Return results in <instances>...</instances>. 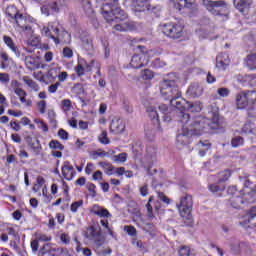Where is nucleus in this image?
I'll return each mask as SVG.
<instances>
[{"label":"nucleus","instance_id":"27","mask_svg":"<svg viewBox=\"0 0 256 256\" xmlns=\"http://www.w3.org/2000/svg\"><path fill=\"white\" fill-rule=\"evenodd\" d=\"M201 109V102H187L186 104V111H190V113H200Z\"/></svg>","mask_w":256,"mask_h":256},{"label":"nucleus","instance_id":"42","mask_svg":"<svg viewBox=\"0 0 256 256\" xmlns=\"http://www.w3.org/2000/svg\"><path fill=\"white\" fill-rule=\"evenodd\" d=\"M152 201H153V196H150L148 203L146 204L147 215L150 219H153L155 217V214H153V206H151Z\"/></svg>","mask_w":256,"mask_h":256},{"label":"nucleus","instance_id":"23","mask_svg":"<svg viewBox=\"0 0 256 256\" xmlns=\"http://www.w3.org/2000/svg\"><path fill=\"white\" fill-rule=\"evenodd\" d=\"M179 123L182 124V127H189V123H191L193 120H191V116L189 113H185V110L179 111L177 114Z\"/></svg>","mask_w":256,"mask_h":256},{"label":"nucleus","instance_id":"49","mask_svg":"<svg viewBox=\"0 0 256 256\" xmlns=\"http://www.w3.org/2000/svg\"><path fill=\"white\" fill-rule=\"evenodd\" d=\"M87 187V190L89 191L90 193V197H97V191L95 189H97V187L95 186V184L93 183H88L86 185Z\"/></svg>","mask_w":256,"mask_h":256},{"label":"nucleus","instance_id":"13","mask_svg":"<svg viewBox=\"0 0 256 256\" xmlns=\"http://www.w3.org/2000/svg\"><path fill=\"white\" fill-rule=\"evenodd\" d=\"M6 15L10 19H14L17 27H21V21H23V14H19V10L15 6H8L6 9Z\"/></svg>","mask_w":256,"mask_h":256},{"label":"nucleus","instance_id":"59","mask_svg":"<svg viewBox=\"0 0 256 256\" xmlns=\"http://www.w3.org/2000/svg\"><path fill=\"white\" fill-rule=\"evenodd\" d=\"M75 72L77 73L78 77H82V75H85V68L83 67V65L78 64L75 67Z\"/></svg>","mask_w":256,"mask_h":256},{"label":"nucleus","instance_id":"52","mask_svg":"<svg viewBox=\"0 0 256 256\" xmlns=\"http://www.w3.org/2000/svg\"><path fill=\"white\" fill-rule=\"evenodd\" d=\"M25 64H26V67H28V69H33V67H35V58L31 56H26Z\"/></svg>","mask_w":256,"mask_h":256},{"label":"nucleus","instance_id":"61","mask_svg":"<svg viewBox=\"0 0 256 256\" xmlns=\"http://www.w3.org/2000/svg\"><path fill=\"white\" fill-rule=\"evenodd\" d=\"M95 171V165L91 162H89L85 168L86 175H91Z\"/></svg>","mask_w":256,"mask_h":256},{"label":"nucleus","instance_id":"40","mask_svg":"<svg viewBox=\"0 0 256 256\" xmlns=\"http://www.w3.org/2000/svg\"><path fill=\"white\" fill-rule=\"evenodd\" d=\"M241 205H243V198L237 196L236 198L231 199V206L234 209H241Z\"/></svg>","mask_w":256,"mask_h":256},{"label":"nucleus","instance_id":"64","mask_svg":"<svg viewBox=\"0 0 256 256\" xmlns=\"http://www.w3.org/2000/svg\"><path fill=\"white\" fill-rule=\"evenodd\" d=\"M59 85H61L60 82H56L55 84H51V85L48 87L49 93H57V89H59Z\"/></svg>","mask_w":256,"mask_h":256},{"label":"nucleus","instance_id":"16","mask_svg":"<svg viewBox=\"0 0 256 256\" xmlns=\"http://www.w3.org/2000/svg\"><path fill=\"white\" fill-rule=\"evenodd\" d=\"M61 171H62V175H63L64 179H66V181H71L73 179V177H75V168H73V166H71L69 161H65L63 163Z\"/></svg>","mask_w":256,"mask_h":256},{"label":"nucleus","instance_id":"54","mask_svg":"<svg viewBox=\"0 0 256 256\" xmlns=\"http://www.w3.org/2000/svg\"><path fill=\"white\" fill-rule=\"evenodd\" d=\"M46 77H47L48 79L52 80V81L55 80V79H57V77H58L57 69L51 68V69L48 71V73L46 74Z\"/></svg>","mask_w":256,"mask_h":256},{"label":"nucleus","instance_id":"10","mask_svg":"<svg viewBox=\"0 0 256 256\" xmlns=\"http://www.w3.org/2000/svg\"><path fill=\"white\" fill-rule=\"evenodd\" d=\"M203 5L206 7L207 11L212 13V15H221V11L227 9L225 0H203Z\"/></svg>","mask_w":256,"mask_h":256},{"label":"nucleus","instance_id":"6","mask_svg":"<svg viewBox=\"0 0 256 256\" xmlns=\"http://www.w3.org/2000/svg\"><path fill=\"white\" fill-rule=\"evenodd\" d=\"M136 49H139L142 54L132 56L130 65L133 69H141V67H145V65H148L149 63V58L145 55V53H147V48L142 45H137Z\"/></svg>","mask_w":256,"mask_h":256},{"label":"nucleus","instance_id":"15","mask_svg":"<svg viewBox=\"0 0 256 256\" xmlns=\"http://www.w3.org/2000/svg\"><path fill=\"white\" fill-rule=\"evenodd\" d=\"M188 97L192 99H197V97H201L203 95V87L199 85V83H193L188 87L187 90Z\"/></svg>","mask_w":256,"mask_h":256},{"label":"nucleus","instance_id":"28","mask_svg":"<svg viewBox=\"0 0 256 256\" xmlns=\"http://www.w3.org/2000/svg\"><path fill=\"white\" fill-rule=\"evenodd\" d=\"M82 7H83L84 12L87 15V17H93L95 11L93 10V7L91 6V0H82Z\"/></svg>","mask_w":256,"mask_h":256},{"label":"nucleus","instance_id":"37","mask_svg":"<svg viewBox=\"0 0 256 256\" xmlns=\"http://www.w3.org/2000/svg\"><path fill=\"white\" fill-rule=\"evenodd\" d=\"M244 81L250 85V87H256V75L248 74L244 76Z\"/></svg>","mask_w":256,"mask_h":256},{"label":"nucleus","instance_id":"36","mask_svg":"<svg viewBox=\"0 0 256 256\" xmlns=\"http://www.w3.org/2000/svg\"><path fill=\"white\" fill-rule=\"evenodd\" d=\"M114 29L116 31H131V29H133V26L131 24H129L128 22H125L123 24H116L114 26Z\"/></svg>","mask_w":256,"mask_h":256},{"label":"nucleus","instance_id":"29","mask_svg":"<svg viewBox=\"0 0 256 256\" xmlns=\"http://www.w3.org/2000/svg\"><path fill=\"white\" fill-rule=\"evenodd\" d=\"M22 80L24 81V83H26V85H28V87H30V89H32L33 91H39V84H37V82H35L33 79H31V77L29 76H24L22 78Z\"/></svg>","mask_w":256,"mask_h":256},{"label":"nucleus","instance_id":"30","mask_svg":"<svg viewBox=\"0 0 256 256\" xmlns=\"http://www.w3.org/2000/svg\"><path fill=\"white\" fill-rule=\"evenodd\" d=\"M137 11H149V2L147 0H136Z\"/></svg>","mask_w":256,"mask_h":256},{"label":"nucleus","instance_id":"60","mask_svg":"<svg viewBox=\"0 0 256 256\" xmlns=\"http://www.w3.org/2000/svg\"><path fill=\"white\" fill-rule=\"evenodd\" d=\"M63 57H67L68 59H71V57H73V50L69 47H65L63 49Z\"/></svg>","mask_w":256,"mask_h":256},{"label":"nucleus","instance_id":"17","mask_svg":"<svg viewBox=\"0 0 256 256\" xmlns=\"http://www.w3.org/2000/svg\"><path fill=\"white\" fill-rule=\"evenodd\" d=\"M169 101L170 105L175 107V109H178L179 111H186L188 101L183 99L181 94L179 96L173 97Z\"/></svg>","mask_w":256,"mask_h":256},{"label":"nucleus","instance_id":"3","mask_svg":"<svg viewBox=\"0 0 256 256\" xmlns=\"http://www.w3.org/2000/svg\"><path fill=\"white\" fill-rule=\"evenodd\" d=\"M178 81L179 78L172 73L160 83V93L166 101H170L173 97H179V95H181L179 85L177 84Z\"/></svg>","mask_w":256,"mask_h":256},{"label":"nucleus","instance_id":"9","mask_svg":"<svg viewBox=\"0 0 256 256\" xmlns=\"http://www.w3.org/2000/svg\"><path fill=\"white\" fill-rule=\"evenodd\" d=\"M40 3H42L41 13L46 17H49V15H55V13H59L61 11V4H59V1L40 0Z\"/></svg>","mask_w":256,"mask_h":256},{"label":"nucleus","instance_id":"11","mask_svg":"<svg viewBox=\"0 0 256 256\" xmlns=\"http://www.w3.org/2000/svg\"><path fill=\"white\" fill-rule=\"evenodd\" d=\"M42 35H44V37H49L50 39H53L56 45H59L61 43V34H59V28H55L51 25L48 27H43Z\"/></svg>","mask_w":256,"mask_h":256},{"label":"nucleus","instance_id":"46","mask_svg":"<svg viewBox=\"0 0 256 256\" xmlns=\"http://www.w3.org/2000/svg\"><path fill=\"white\" fill-rule=\"evenodd\" d=\"M83 91V84L81 83H77L72 87V93L75 95H83Z\"/></svg>","mask_w":256,"mask_h":256},{"label":"nucleus","instance_id":"20","mask_svg":"<svg viewBox=\"0 0 256 256\" xmlns=\"http://www.w3.org/2000/svg\"><path fill=\"white\" fill-rule=\"evenodd\" d=\"M231 63L229 54L221 53L216 57V67L217 69H225Z\"/></svg>","mask_w":256,"mask_h":256},{"label":"nucleus","instance_id":"25","mask_svg":"<svg viewBox=\"0 0 256 256\" xmlns=\"http://www.w3.org/2000/svg\"><path fill=\"white\" fill-rule=\"evenodd\" d=\"M3 41L7 45V47H9V49H11V51H13V53H15V55L17 57H20L21 52H19V48H17V46H15V43L13 42V39L11 37L3 36Z\"/></svg>","mask_w":256,"mask_h":256},{"label":"nucleus","instance_id":"2","mask_svg":"<svg viewBox=\"0 0 256 256\" xmlns=\"http://www.w3.org/2000/svg\"><path fill=\"white\" fill-rule=\"evenodd\" d=\"M112 2L104 3L101 7L102 15L107 23H119L126 21L127 13L119 7V0H110Z\"/></svg>","mask_w":256,"mask_h":256},{"label":"nucleus","instance_id":"31","mask_svg":"<svg viewBox=\"0 0 256 256\" xmlns=\"http://www.w3.org/2000/svg\"><path fill=\"white\" fill-rule=\"evenodd\" d=\"M99 165L105 170L106 175H112L115 171V166L109 162H100Z\"/></svg>","mask_w":256,"mask_h":256},{"label":"nucleus","instance_id":"1","mask_svg":"<svg viewBox=\"0 0 256 256\" xmlns=\"http://www.w3.org/2000/svg\"><path fill=\"white\" fill-rule=\"evenodd\" d=\"M211 122L207 119L197 118L192 120L188 126H183L176 136V143L178 147H184L191 143V137H199L202 133L209 132V129H223L225 121L219 117V112L210 113Z\"/></svg>","mask_w":256,"mask_h":256},{"label":"nucleus","instance_id":"50","mask_svg":"<svg viewBox=\"0 0 256 256\" xmlns=\"http://www.w3.org/2000/svg\"><path fill=\"white\" fill-rule=\"evenodd\" d=\"M124 231L131 237H135L137 235V229L134 226H124Z\"/></svg>","mask_w":256,"mask_h":256},{"label":"nucleus","instance_id":"62","mask_svg":"<svg viewBox=\"0 0 256 256\" xmlns=\"http://www.w3.org/2000/svg\"><path fill=\"white\" fill-rule=\"evenodd\" d=\"M242 132L245 133L246 135H251L255 133L253 129L251 128L250 124H245L244 127L242 128Z\"/></svg>","mask_w":256,"mask_h":256},{"label":"nucleus","instance_id":"22","mask_svg":"<svg viewBox=\"0 0 256 256\" xmlns=\"http://www.w3.org/2000/svg\"><path fill=\"white\" fill-rule=\"evenodd\" d=\"M91 213H93V215H97L98 217H104L106 219L111 217V213H109V210H107L106 208H103L97 204H95L92 207Z\"/></svg>","mask_w":256,"mask_h":256},{"label":"nucleus","instance_id":"58","mask_svg":"<svg viewBox=\"0 0 256 256\" xmlns=\"http://www.w3.org/2000/svg\"><path fill=\"white\" fill-rule=\"evenodd\" d=\"M58 136L60 137V139H63V141H67V139H69V133L64 129H60L58 131Z\"/></svg>","mask_w":256,"mask_h":256},{"label":"nucleus","instance_id":"33","mask_svg":"<svg viewBox=\"0 0 256 256\" xmlns=\"http://www.w3.org/2000/svg\"><path fill=\"white\" fill-rule=\"evenodd\" d=\"M246 65L249 69H256V54H251L247 56Z\"/></svg>","mask_w":256,"mask_h":256},{"label":"nucleus","instance_id":"55","mask_svg":"<svg viewBox=\"0 0 256 256\" xmlns=\"http://www.w3.org/2000/svg\"><path fill=\"white\" fill-rule=\"evenodd\" d=\"M9 81H10L9 74L0 73V83H2L3 85H7Z\"/></svg>","mask_w":256,"mask_h":256},{"label":"nucleus","instance_id":"45","mask_svg":"<svg viewBox=\"0 0 256 256\" xmlns=\"http://www.w3.org/2000/svg\"><path fill=\"white\" fill-rule=\"evenodd\" d=\"M61 105H62V109L65 113L71 111V107H73V105L71 104V100H69V99L62 100Z\"/></svg>","mask_w":256,"mask_h":256},{"label":"nucleus","instance_id":"5","mask_svg":"<svg viewBox=\"0 0 256 256\" xmlns=\"http://www.w3.org/2000/svg\"><path fill=\"white\" fill-rule=\"evenodd\" d=\"M256 103V91H241L236 95V107L238 109H246V107H252Z\"/></svg>","mask_w":256,"mask_h":256},{"label":"nucleus","instance_id":"8","mask_svg":"<svg viewBox=\"0 0 256 256\" xmlns=\"http://www.w3.org/2000/svg\"><path fill=\"white\" fill-rule=\"evenodd\" d=\"M162 33L171 39H181L183 37V26L175 23L164 24L162 25Z\"/></svg>","mask_w":256,"mask_h":256},{"label":"nucleus","instance_id":"47","mask_svg":"<svg viewBox=\"0 0 256 256\" xmlns=\"http://www.w3.org/2000/svg\"><path fill=\"white\" fill-rule=\"evenodd\" d=\"M79 207H83V200L73 202L70 206V211L72 213H77V210L79 209Z\"/></svg>","mask_w":256,"mask_h":256},{"label":"nucleus","instance_id":"19","mask_svg":"<svg viewBox=\"0 0 256 256\" xmlns=\"http://www.w3.org/2000/svg\"><path fill=\"white\" fill-rule=\"evenodd\" d=\"M110 131L115 133V135H119L125 131V123L121 119L112 120L110 124Z\"/></svg>","mask_w":256,"mask_h":256},{"label":"nucleus","instance_id":"21","mask_svg":"<svg viewBox=\"0 0 256 256\" xmlns=\"http://www.w3.org/2000/svg\"><path fill=\"white\" fill-rule=\"evenodd\" d=\"M24 140L26 141L27 145L31 147V149L34 151L36 155H40L43 147H41V143L39 142V140H36L35 144V142H33V137H31L30 135H26L24 137Z\"/></svg>","mask_w":256,"mask_h":256},{"label":"nucleus","instance_id":"63","mask_svg":"<svg viewBox=\"0 0 256 256\" xmlns=\"http://www.w3.org/2000/svg\"><path fill=\"white\" fill-rule=\"evenodd\" d=\"M10 87H11V89H12L14 92H16L17 89H20V88H21V83H20L19 81H17V80H12V81H11V84H10Z\"/></svg>","mask_w":256,"mask_h":256},{"label":"nucleus","instance_id":"18","mask_svg":"<svg viewBox=\"0 0 256 256\" xmlns=\"http://www.w3.org/2000/svg\"><path fill=\"white\" fill-rule=\"evenodd\" d=\"M86 237L88 239H93L98 245V247H101L103 245V239H101V232H99L97 229H95L94 226H91L86 234Z\"/></svg>","mask_w":256,"mask_h":256},{"label":"nucleus","instance_id":"53","mask_svg":"<svg viewBox=\"0 0 256 256\" xmlns=\"http://www.w3.org/2000/svg\"><path fill=\"white\" fill-rule=\"evenodd\" d=\"M37 109L39 111V113H41L42 115L45 113V109H47V102H45V100H41L37 103Z\"/></svg>","mask_w":256,"mask_h":256},{"label":"nucleus","instance_id":"24","mask_svg":"<svg viewBox=\"0 0 256 256\" xmlns=\"http://www.w3.org/2000/svg\"><path fill=\"white\" fill-rule=\"evenodd\" d=\"M160 113H162V118L165 123L171 121V111H169V106L167 104H161L158 106Z\"/></svg>","mask_w":256,"mask_h":256},{"label":"nucleus","instance_id":"26","mask_svg":"<svg viewBox=\"0 0 256 256\" xmlns=\"http://www.w3.org/2000/svg\"><path fill=\"white\" fill-rule=\"evenodd\" d=\"M198 149L199 150V156L200 157H205V155H207V152L211 149V144L209 143V141H200L198 143Z\"/></svg>","mask_w":256,"mask_h":256},{"label":"nucleus","instance_id":"12","mask_svg":"<svg viewBox=\"0 0 256 256\" xmlns=\"http://www.w3.org/2000/svg\"><path fill=\"white\" fill-rule=\"evenodd\" d=\"M233 3L234 7H236L240 13L247 15L249 9H251V5H253V0H233Z\"/></svg>","mask_w":256,"mask_h":256},{"label":"nucleus","instance_id":"51","mask_svg":"<svg viewBox=\"0 0 256 256\" xmlns=\"http://www.w3.org/2000/svg\"><path fill=\"white\" fill-rule=\"evenodd\" d=\"M217 93L220 97H229L231 90H229V88H218Z\"/></svg>","mask_w":256,"mask_h":256},{"label":"nucleus","instance_id":"38","mask_svg":"<svg viewBox=\"0 0 256 256\" xmlns=\"http://www.w3.org/2000/svg\"><path fill=\"white\" fill-rule=\"evenodd\" d=\"M154 77L155 75L153 74V71L149 69H145L144 71L141 72V78L144 81H151V79H153Z\"/></svg>","mask_w":256,"mask_h":256},{"label":"nucleus","instance_id":"41","mask_svg":"<svg viewBox=\"0 0 256 256\" xmlns=\"http://www.w3.org/2000/svg\"><path fill=\"white\" fill-rule=\"evenodd\" d=\"M211 193H219L221 191H225V185L223 184H211L209 186Z\"/></svg>","mask_w":256,"mask_h":256},{"label":"nucleus","instance_id":"56","mask_svg":"<svg viewBox=\"0 0 256 256\" xmlns=\"http://www.w3.org/2000/svg\"><path fill=\"white\" fill-rule=\"evenodd\" d=\"M179 255L180 256H189V255H191V250L189 249V247L183 246L179 250Z\"/></svg>","mask_w":256,"mask_h":256},{"label":"nucleus","instance_id":"35","mask_svg":"<svg viewBox=\"0 0 256 256\" xmlns=\"http://www.w3.org/2000/svg\"><path fill=\"white\" fill-rule=\"evenodd\" d=\"M111 159L114 163H125V161H127V153L123 152L118 155H114Z\"/></svg>","mask_w":256,"mask_h":256},{"label":"nucleus","instance_id":"48","mask_svg":"<svg viewBox=\"0 0 256 256\" xmlns=\"http://www.w3.org/2000/svg\"><path fill=\"white\" fill-rule=\"evenodd\" d=\"M99 141L100 143H102L103 145H109L111 143V141L109 140V138L107 137V131H103L100 136H99Z\"/></svg>","mask_w":256,"mask_h":256},{"label":"nucleus","instance_id":"39","mask_svg":"<svg viewBox=\"0 0 256 256\" xmlns=\"http://www.w3.org/2000/svg\"><path fill=\"white\" fill-rule=\"evenodd\" d=\"M50 149H57L58 151H63L65 149V146L61 144L58 140H51L49 143Z\"/></svg>","mask_w":256,"mask_h":256},{"label":"nucleus","instance_id":"57","mask_svg":"<svg viewBox=\"0 0 256 256\" xmlns=\"http://www.w3.org/2000/svg\"><path fill=\"white\" fill-rule=\"evenodd\" d=\"M146 153L148 157H155V155L157 154V149H155V147L153 146H148L146 148Z\"/></svg>","mask_w":256,"mask_h":256},{"label":"nucleus","instance_id":"7","mask_svg":"<svg viewBox=\"0 0 256 256\" xmlns=\"http://www.w3.org/2000/svg\"><path fill=\"white\" fill-rule=\"evenodd\" d=\"M181 217H189L193 211V196L186 194L180 198V202L176 205Z\"/></svg>","mask_w":256,"mask_h":256},{"label":"nucleus","instance_id":"44","mask_svg":"<svg viewBox=\"0 0 256 256\" xmlns=\"http://www.w3.org/2000/svg\"><path fill=\"white\" fill-rule=\"evenodd\" d=\"M83 48L86 51H93V41L91 39L85 38L82 40Z\"/></svg>","mask_w":256,"mask_h":256},{"label":"nucleus","instance_id":"4","mask_svg":"<svg viewBox=\"0 0 256 256\" xmlns=\"http://www.w3.org/2000/svg\"><path fill=\"white\" fill-rule=\"evenodd\" d=\"M146 112L150 119L153 120L154 125L148 124L145 126V137L148 141H155V131H163L159 122V113H157V108H155V106H148Z\"/></svg>","mask_w":256,"mask_h":256},{"label":"nucleus","instance_id":"14","mask_svg":"<svg viewBox=\"0 0 256 256\" xmlns=\"http://www.w3.org/2000/svg\"><path fill=\"white\" fill-rule=\"evenodd\" d=\"M174 5L176 9H178V11H182V9H197V4L195 3V0H174Z\"/></svg>","mask_w":256,"mask_h":256},{"label":"nucleus","instance_id":"34","mask_svg":"<svg viewBox=\"0 0 256 256\" xmlns=\"http://www.w3.org/2000/svg\"><path fill=\"white\" fill-rule=\"evenodd\" d=\"M218 183H225V181L229 180V177H231V170H224L218 174Z\"/></svg>","mask_w":256,"mask_h":256},{"label":"nucleus","instance_id":"43","mask_svg":"<svg viewBox=\"0 0 256 256\" xmlns=\"http://www.w3.org/2000/svg\"><path fill=\"white\" fill-rule=\"evenodd\" d=\"M243 143H244V140H243V137H241V136H235L231 140L232 147H241V145H243Z\"/></svg>","mask_w":256,"mask_h":256},{"label":"nucleus","instance_id":"32","mask_svg":"<svg viewBox=\"0 0 256 256\" xmlns=\"http://www.w3.org/2000/svg\"><path fill=\"white\" fill-rule=\"evenodd\" d=\"M27 45L29 47H39V45H41V37L35 35L31 36L27 40Z\"/></svg>","mask_w":256,"mask_h":256}]
</instances>
